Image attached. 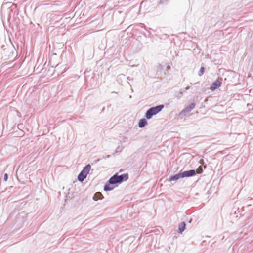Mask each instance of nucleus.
<instances>
[{
	"instance_id": "1",
	"label": "nucleus",
	"mask_w": 253,
	"mask_h": 253,
	"mask_svg": "<svg viewBox=\"0 0 253 253\" xmlns=\"http://www.w3.org/2000/svg\"><path fill=\"white\" fill-rule=\"evenodd\" d=\"M128 178V174H124L120 176L115 174L110 178L109 182L110 184H116L117 183H121L123 180H126Z\"/></svg>"
},
{
	"instance_id": "2",
	"label": "nucleus",
	"mask_w": 253,
	"mask_h": 253,
	"mask_svg": "<svg viewBox=\"0 0 253 253\" xmlns=\"http://www.w3.org/2000/svg\"><path fill=\"white\" fill-rule=\"evenodd\" d=\"M163 105H160L149 109L146 113V117L150 119L153 115L157 114L164 108Z\"/></svg>"
},
{
	"instance_id": "3",
	"label": "nucleus",
	"mask_w": 253,
	"mask_h": 253,
	"mask_svg": "<svg viewBox=\"0 0 253 253\" xmlns=\"http://www.w3.org/2000/svg\"><path fill=\"white\" fill-rule=\"evenodd\" d=\"M91 169L90 165H87L84 168L81 172L79 174L78 179L80 181H83L86 177L88 173H89Z\"/></svg>"
},
{
	"instance_id": "4",
	"label": "nucleus",
	"mask_w": 253,
	"mask_h": 253,
	"mask_svg": "<svg viewBox=\"0 0 253 253\" xmlns=\"http://www.w3.org/2000/svg\"><path fill=\"white\" fill-rule=\"evenodd\" d=\"M221 79H217L216 81H215L210 87V89L211 90H214L217 88L219 87L221 85Z\"/></svg>"
},
{
	"instance_id": "5",
	"label": "nucleus",
	"mask_w": 253,
	"mask_h": 253,
	"mask_svg": "<svg viewBox=\"0 0 253 253\" xmlns=\"http://www.w3.org/2000/svg\"><path fill=\"white\" fill-rule=\"evenodd\" d=\"M181 173L183 178L185 177H189L194 175L195 174V171L194 170H190L189 171H184Z\"/></svg>"
},
{
	"instance_id": "6",
	"label": "nucleus",
	"mask_w": 253,
	"mask_h": 253,
	"mask_svg": "<svg viewBox=\"0 0 253 253\" xmlns=\"http://www.w3.org/2000/svg\"><path fill=\"white\" fill-rule=\"evenodd\" d=\"M183 178V176H182L181 173H178L173 176H172L170 177V181H174L178 180V179Z\"/></svg>"
},
{
	"instance_id": "7",
	"label": "nucleus",
	"mask_w": 253,
	"mask_h": 253,
	"mask_svg": "<svg viewBox=\"0 0 253 253\" xmlns=\"http://www.w3.org/2000/svg\"><path fill=\"white\" fill-rule=\"evenodd\" d=\"M195 107V104L194 103H192L189 104L188 106H186L185 108V111L188 112L191 111Z\"/></svg>"
},
{
	"instance_id": "8",
	"label": "nucleus",
	"mask_w": 253,
	"mask_h": 253,
	"mask_svg": "<svg viewBox=\"0 0 253 253\" xmlns=\"http://www.w3.org/2000/svg\"><path fill=\"white\" fill-rule=\"evenodd\" d=\"M147 124V122L146 120L145 119H142L140 120L138 125L140 128H142L144 127Z\"/></svg>"
},
{
	"instance_id": "9",
	"label": "nucleus",
	"mask_w": 253,
	"mask_h": 253,
	"mask_svg": "<svg viewBox=\"0 0 253 253\" xmlns=\"http://www.w3.org/2000/svg\"><path fill=\"white\" fill-rule=\"evenodd\" d=\"M103 197V196L100 192H96L93 197V199L96 201L99 199H102Z\"/></svg>"
},
{
	"instance_id": "10",
	"label": "nucleus",
	"mask_w": 253,
	"mask_h": 253,
	"mask_svg": "<svg viewBox=\"0 0 253 253\" xmlns=\"http://www.w3.org/2000/svg\"><path fill=\"white\" fill-rule=\"evenodd\" d=\"M185 228V223L184 222H181L179 225V230L180 232H183Z\"/></svg>"
},
{
	"instance_id": "11",
	"label": "nucleus",
	"mask_w": 253,
	"mask_h": 253,
	"mask_svg": "<svg viewBox=\"0 0 253 253\" xmlns=\"http://www.w3.org/2000/svg\"><path fill=\"white\" fill-rule=\"evenodd\" d=\"M204 71H205L204 68L203 67H202L200 68V70L199 71V76L202 75L204 74Z\"/></svg>"
},
{
	"instance_id": "12",
	"label": "nucleus",
	"mask_w": 253,
	"mask_h": 253,
	"mask_svg": "<svg viewBox=\"0 0 253 253\" xmlns=\"http://www.w3.org/2000/svg\"><path fill=\"white\" fill-rule=\"evenodd\" d=\"M203 171V169L201 166H200L198 168V169L196 170V172L197 173H201Z\"/></svg>"
},
{
	"instance_id": "13",
	"label": "nucleus",
	"mask_w": 253,
	"mask_h": 253,
	"mask_svg": "<svg viewBox=\"0 0 253 253\" xmlns=\"http://www.w3.org/2000/svg\"><path fill=\"white\" fill-rule=\"evenodd\" d=\"M113 188L110 187L109 185H106L105 186H104V190L105 191H110V190H111Z\"/></svg>"
},
{
	"instance_id": "14",
	"label": "nucleus",
	"mask_w": 253,
	"mask_h": 253,
	"mask_svg": "<svg viewBox=\"0 0 253 253\" xmlns=\"http://www.w3.org/2000/svg\"><path fill=\"white\" fill-rule=\"evenodd\" d=\"M7 178H8V175H7V174L5 173L4 174V181H7Z\"/></svg>"
}]
</instances>
